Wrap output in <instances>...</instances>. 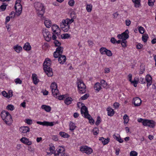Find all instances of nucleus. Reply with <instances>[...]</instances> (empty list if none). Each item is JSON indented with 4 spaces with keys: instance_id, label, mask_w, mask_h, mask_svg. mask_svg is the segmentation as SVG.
<instances>
[{
    "instance_id": "69168bd1",
    "label": "nucleus",
    "mask_w": 156,
    "mask_h": 156,
    "mask_svg": "<svg viewBox=\"0 0 156 156\" xmlns=\"http://www.w3.org/2000/svg\"><path fill=\"white\" fill-rule=\"evenodd\" d=\"M15 82L17 84L19 83L20 84L22 83V81L20 80V79L17 78L15 80Z\"/></svg>"
},
{
    "instance_id": "aec40b11",
    "label": "nucleus",
    "mask_w": 156,
    "mask_h": 156,
    "mask_svg": "<svg viewBox=\"0 0 156 156\" xmlns=\"http://www.w3.org/2000/svg\"><path fill=\"white\" fill-rule=\"evenodd\" d=\"M42 19V20H44V19ZM44 20H45L44 22V23L46 27H47L49 28L51 25V21L48 19H46L45 20L44 17Z\"/></svg>"
},
{
    "instance_id": "a19ab883",
    "label": "nucleus",
    "mask_w": 156,
    "mask_h": 156,
    "mask_svg": "<svg viewBox=\"0 0 156 156\" xmlns=\"http://www.w3.org/2000/svg\"><path fill=\"white\" fill-rule=\"evenodd\" d=\"M148 38V35L147 34H145L143 35L142 37V39L143 41L145 42H147V39Z\"/></svg>"
},
{
    "instance_id": "2f4dec72",
    "label": "nucleus",
    "mask_w": 156,
    "mask_h": 156,
    "mask_svg": "<svg viewBox=\"0 0 156 156\" xmlns=\"http://www.w3.org/2000/svg\"><path fill=\"white\" fill-rule=\"evenodd\" d=\"M133 2L134 3L135 6L136 7H139L140 3V0H132Z\"/></svg>"
},
{
    "instance_id": "39448f33",
    "label": "nucleus",
    "mask_w": 156,
    "mask_h": 156,
    "mask_svg": "<svg viewBox=\"0 0 156 156\" xmlns=\"http://www.w3.org/2000/svg\"><path fill=\"white\" fill-rule=\"evenodd\" d=\"M65 149L63 147H59L54 153L55 156H62L65 154Z\"/></svg>"
},
{
    "instance_id": "f03ea898",
    "label": "nucleus",
    "mask_w": 156,
    "mask_h": 156,
    "mask_svg": "<svg viewBox=\"0 0 156 156\" xmlns=\"http://www.w3.org/2000/svg\"><path fill=\"white\" fill-rule=\"evenodd\" d=\"M34 6L37 11L38 16L41 19H44L43 15L45 12L44 6L43 4L39 2H35L34 3Z\"/></svg>"
},
{
    "instance_id": "49530a36",
    "label": "nucleus",
    "mask_w": 156,
    "mask_h": 156,
    "mask_svg": "<svg viewBox=\"0 0 156 156\" xmlns=\"http://www.w3.org/2000/svg\"><path fill=\"white\" fill-rule=\"evenodd\" d=\"M110 141V139L109 138H107V139H105L102 142V143L104 145H105L107 144Z\"/></svg>"
},
{
    "instance_id": "4c0bfd02",
    "label": "nucleus",
    "mask_w": 156,
    "mask_h": 156,
    "mask_svg": "<svg viewBox=\"0 0 156 156\" xmlns=\"http://www.w3.org/2000/svg\"><path fill=\"white\" fill-rule=\"evenodd\" d=\"M7 5L5 3H3L2 5L0 6V9L2 11H5L6 9Z\"/></svg>"
},
{
    "instance_id": "7ed1b4c3",
    "label": "nucleus",
    "mask_w": 156,
    "mask_h": 156,
    "mask_svg": "<svg viewBox=\"0 0 156 156\" xmlns=\"http://www.w3.org/2000/svg\"><path fill=\"white\" fill-rule=\"evenodd\" d=\"M77 85L80 94H83L86 93V85L82 80H78Z\"/></svg>"
},
{
    "instance_id": "603ef678",
    "label": "nucleus",
    "mask_w": 156,
    "mask_h": 156,
    "mask_svg": "<svg viewBox=\"0 0 156 156\" xmlns=\"http://www.w3.org/2000/svg\"><path fill=\"white\" fill-rule=\"evenodd\" d=\"M89 97V94H86L81 97L80 99L83 100H85L87 99Z\"/></svg>"
},
{
    "instance_id": "dca6fc26",
    "label": "nucleus",
    "mask_w": 156,
    "mask_h": 156,
    "mask_svg": "<svg viewBox=\"0 0 156 156\" xmlns=\"http://www.w3.org/2000/svg\"><path fill=\"white\" fill-rule=\"evenodd\" d=\"M133 101V103L135 106H138L140 105L141 101L139 98L136 97L134 98Z\"/></svg>"
},
{
    "instance_id": "6e6552de",
    "label": "nucleus",
    "mask_w": 156,
    "mask_h": 156,
    "mask_svg": "<svg viewBox=\"0 0 156 156\" xmlns=\"http://www.w3.org/2000/svg\"><path fill=\"white\" fill-rule=\"evenodd\" d=\"M14 8L16 10V15L18 16H20L22 12V6L20 4L15 5Z\"/></svg>"
},
{
    "instance_id": "f8f14e48",
    "label": "nucleus",
    "mask_w": 156,
    "mask_h": 156,
    "mask_svg": "<svg viewBox=\"0 0 156 156\" xmlns=\"http://www.w3.org/2000/svg\"><path fill=\"white\" fill-rule=\"evenodd\" d=\"M30 128L27 126H22L20 128L19 130L22 133H26L30 131Z\"/></svg>"
},
{
    "instance_id": "2eb2a0df",
    "label": "nucleus",
    "mask_w": 156,
    "mask_h": 156,
    "mask_svg": "<svg viewBox=\"0 0 156 156\" xmlns=\"http://www.w3.org/2000/svg\"><path fill=\"white\" fill-rule=\"evenodd\" d=\"M20 141L23 143L27 145H30L31 144L32 142L29 140L25 137H23L20 139Z\"/></svg>"
},
{
    "instance_id": "bb28decb",
    "label": "nucleus",
    "mask_w": 156,
    "mask_h": 156,
    "mask_svg": "<svg viewBox=\"0 0 156 156\" xmlns=\"http://www.w3.org/2000/svg\"><path fill=\"white\" fill-rule=\"evenodd\" d=\"M41 108L47 112H49L51 110V107L49 106L43 105L41 106Z\"/></svg>"
},
{
    "instance_id": "6e6d98bb",
    "label": "nucleus",
    "mask_w": 156,
    "mask_h": 156,
    "mask_svg": "<svg viewBox=\"0 0 156 156\" xmlns=\"http://www.w3.org/2000/svg\"><path fill=\"white\" fill-rule=\"evenodd\" d=\"M54 43L55 46L59 47L61 45V43L58 40H55L54 41Z\"/></svg>"
},
{
    "instance_id": "0e129e2a",
    "label": "nucleus",
    "mask_w": 156,
    "mask_h": 156,
    "mask_svg": "<svg viewBox=\"0 0 156 156\" xmlns=\"http://www.w3.org/2000/svg\"><path fill=\"white\" fill-rule=\"evenodd\" d=\"M25 122L29 125L32 124V121L31 119H26L25 120Z\"/></svg>"
},
{
    "instance_id": "a18cd8bd",
    "label": "nucleus",
    "mask_w": 156,
    "mask_h": 156,
    "mask_svg": "<svg viewBox=\"0 0 156 156\" xmlns=\"http://www.w3.org/2000/svg\"><path fill=\"white\" fill-rule=\"evenodd\" d=\"M58 27L56 25H53L51 27L52 30L54 32H56L57 29Z\"/></svg>"
},
{
    "instance_id": "ddd939ff",
    "label": "nucleus",
    "mask_w": 156,
    "mask_h": 156,
    "mask_svg": "<svg viewBox=\"0 0 156 156\" xmlns=\"http://www.w3.org/2000/svg\"><path fill=\"white\" fill-rule=\"evenodd\" d=\"M152 77L151 76L148 74L147 75L145 78L146 81L147 83V86L148 87L152 83Z\"/></svg>"
},
{
    "instance_id": "e433bc0d",
    "label": "nucleus",
    "mask_w": 156,
    "mask_h": 156,
    "mask_svg": "<svg viewBox=\"0 0 156 156\" xmlns=\"http://www.w3.org/2000/svg\"><path fill=\"white\" fill-rule=\"evenodd\" d=\"M100 83L101 86H102L104 88H105L107 87V83L104 80H101V81Z\"/></svg>"
},
{
    "instance_id": "393cba45",
    "label": "nucleus",
    "mask_w": 156,
    "mask_h": 156,
    "mask_svg": "<svg viewBox=\"0 0 156 156\" xmlns=\"http://www.w3.org/2000/svg\"><path fill=\"white\" fill-rule=\"evenodd\" d=\"M13 48L14 50L17 53L20 52L22 50V47L18 45L14 46Z\"/></svg>"
},
{
    "instance_id": "1a4fd4ad",
    "label": "nucleus",
    "mask_w": 156,
    "mask_h": 156,
    "mask_svg": "<svg viewBox=\"0 0 156 156\" xmlns=\"http://www.w3.org/2000/svg\"><path fill=\"white\" fill-rule=\"evenodd\" d=\"M54 122H49L48 121H44L43 122L37 121V123L40 125H43V126H52L54 125Z\"/></svg>"
},
{
    "instance_id": "c756f323",
    "label": "nucleus",
    "mask_w": 156,
    "mask_h": 156,
    "mask_svg": "<svg viewBox=\"0 0 156 156\" xmlns=\"http://www.w3.org/2000/svg\"><path fill=\"white\" fill-rule=\"evenodd\" d=\"M72 101V99L71 98L68 97L64 100V103L67 105H69L71 103Z\"/></svg>"
},
{
    "instance_id": "13d9d810",
    "label": "nucleus",
    "mask_w": 156,
    "mask_h": 156,
    "mask_svg": "<svg viewBox=\"0 0 156 156\" xmlns=\"http://www.w3.org/2000/svg\"><path fill=\"white\" fill-rule=\"evenodd\" d=\"M70 28V26L69 25H66V26H65V27H64V29H63V31L65 32H67L69 29Z\"/></svg>"
},
{
    "instance_id": "c9c22d12",
    "label": "nucleus",
    "mask_w": 156,
    "mask_h": 156,
    "mask_svg": "<svg viewBox=\"0 0 156 156\" xmlns=\"http://www.w3.org/2000/svg\"><path fill=\"white\" fill-rule=\"evenodd\" d=\"M106 48L104 47H101L99 50L100 52L102 55L105 54L106 51Z\"/></svg>"
},
{
    "instance_id": "f704fd0d",
    "label": "nucleus",
    "mask_w": 156,
    "mask_h": 156,
    "mask_svg": "<svg viewBox=\"0 0 156 156\" xmlns=\"http://www.w3.org/2000/svg\"><path fill=\"white\" fill-rule=\"evenodd\" d=\"M145 70V67L144 65H141L140 66V71L139 74H142L144 71Z\"/></svg>"
},
{
    "instance_id": "864d4df0",
    "label": "nucleus",
    "mask_w": 156,
    "mask_h": 156,
    "mask_svg": "<svg viewBox=\"0 0 156 156\" xmlns=\"http://www.w3.org/2000/svg\"><path fill=\"white\" fill-rule=\"evenodd\" d=\"M127 42V41L126 40H122V42H121V44L122 46L123 47H125L126 46V43Z\"/></svg>"
},
{
    "instance_id": "37998d69",
    "label": "nucleus",
    "mask_w": 156,
    "mask_h": 156,
    "mask_svg": "<svg viewBox=\"0 0 156 156\" xmlns=\"http://www.w3.org/2000/svg\"><path fill=\"white\" fill-rule=\"evenodd\" d=\"M6 108L10 111H13L15 108L14 106L12 105H9L7 106Z\"/></svg>"
},
{
    "instance_id": "412c9836",
    "label": "nucleus",
    "mask_w": 156,
    "mask_h": 156,
    "mask_svg": "<svg viewBox=\"0 0 156 156\" xmlns=\"http://www.w3.org/2000/svg\"><path fill=\"white\" fill-rule=\"evenodd\" d=\"M94 88L95 90L98 92H99L101 89V84L100 83L97 82L94 84Z\"/></svg>"
},
{
    "instance_id": "338daca9",
    "label": "nucleus",
    "mask_w": 156,
    "mask_h": 156,
    "mask_svg": "<svg viewBox=\"0 0 156 156\" xmlns=\"http://www.w3.org/2000/svg\"><path fill=\"white\" fill-rule=\"evenodd\" d=\"M2 94L3 96L8 98V94H7L5 91H3L2 92Z\"/></svg>"
},
{
    "instance_id": "f257e3e1",
    "label": "nucleus",
    "mask_w": 156,
    "mask_h": 156,
    "mask_svg": "<svg viewBox=\"0 0 156 156\" xmlns=\"http://www.w3.org/2000/svg\"><path fill=\"white\" fill-rule=\"evenodd\" d=\"M51 61L49 58H46L43 63V69L48 76H51L53 75L52 69L51 68Z\"/></svg>"
},
{
    "instance_id": "e2e57ef3",
    "label": "nucleus",
    "mask_w": 156,
    "mask_h": 156,
    "mask_svg": "<svg viewBox=\"0 0 156 156\" xmlns=\"http://www.w3.org/2000/svg\"><path fill=\"white\" fill-rule=\"evenodd\" d=\"M125 23L126 26H129L130 25L131 21L127 19L125 20Z\"/></svg>"
},
{
    "instance_id": "3c124183",
    "label": "nucleus",
    "mask_w": 156,
    "mask_h": 156,
    "mask_svg": "<svg viewBox=\"0 0 156 156\" xmlns=\"http://www.w3.org/2000/svg\"><path fill=\"white\" fill-rule=\"evenodd\" d=\"M138 30L139 32L142 34H144V32L145 30L144 28L142 27H140L138 28Z\"/></svg>"
},
{
    "instance_id": "c03bdc74",
    "label": "nucleus",
    "mask_w": 156,
    "mask_h": 156,
    "mask_svg": "<svg viewBox=\"0 0 156 156\" xmlns=\"http://www.w3.org/2000/svg\"><path fill=\"white\" fill-rule=\"evenodd\" d=\"M148 120L149 119H144L142 122L143 125L144 126H148L149 127V125H148Z\"/></svg>"
},
{
    "instance_id": "f3484780",
    "label": "nucleus",
    "mask_w": 156,
    "mask_h": 156,
    "mask_svg": "<svg viewBox=\"0 0 156 156\" xmlns=\"http://www.w3.org/2000/svg\"><path fill=\"white\" fill-rule=\"evenodd\" d=\"M129 31L128 29L126 30L124 32L122 33L123 35V40H126L129 37Z\"/></svg>"
},
{
    "instance_id": "ea45409f",
    "label": "nucleus",
    "mask_w": 156,
    "mask_h": 156,
    "mask_svg": "<svg viewBox=\"0 0 156 156\" xmlns=\"http://www.w3.org/2000/svg\"><path fill=\"white\" fill-rule=\"evenodd\" d=\"M92 131L93 134L95 135H96L99 133L98 128L97 127H95L93 129Z\"/></svg>"
},
{
    "instance_id": "7c9ffc66",
    "label": "nucleus",
    "mask_w": 156,
    "mask_h": 156,
    "mask_svg": "<svg viewBox=\"0 0 156 156\" xmlns=\"http://www.w3.org/2000/svg\"><path fill=\"white\" fill-rule=\"evenodd\" d=\"M69 129L71 131H73L75 129L76 126L75 124L73 123L72 122H70L69 124Z\"/></svg>"
},
{
    "instance_id": "9d476101",
    "label": "nucleus",
    "mask_w": 156,
    "mask_h": 156,
    "mask_svg": "<svg viewBox=\"0 0 156 156\" xmlns=\"http://www.w3.org/2000/svg\"><path fill=\"white\" fill-rule=\"evenodd\" d=\"M81 113L82 114H83L84 115V117L86 115L89 114L87 109V108L84 105L82 106V107L80 110Z\"/></svg>"
},
{
    "instance_id": "a878e982",
    "label": "nucleus",
    "mask_w": 156,
    "mask_h": 156,
    "mask_svg": "<svg viewBox=\"0 0 156 156\" xmlns=\"http://www.w3.org/2000/svg\"><path fill=\"white\" fill-rule=\"evenodd\" d=\"M63 49L62 47L59 46L56 48L55 51L58 53L59 55H61L63 53Z\"/></svg>"
},
{
    "instance_id": "5fc2aeb1",
    "label": "nucleus",
    "mask_w": 156,
    "mask_h": 156,
    "mask_svg": "<svg viewBox=\"0 0 156 156\" xmlns=\"http://www.w3.org/2000/svg\"><path fill=\"white\" fill-rule=\"evenodd\" d=\"M106 51L105 54L108 56H112V54L110 50L106 49Z\"/></svg>"
},
{
    "instance_id": "72a5a7b5",
    "label": "nucleus",
    "mask_w": 156,
    "mask_h": 156,
    "mask_svg": "<svg viewBox=\"0 0 156 156\" xmlns=\"http://www.w3.org/2000/svg\"><path fill=\"white\" fill-rule=\"evenodd\" d=\"M123 119H124V124H127L128 123L129 119V117L127 115L125 114L123 116Z\"/></svg>"
},
{
    "instance_id": "5701e85b",
    "label": "nucleus",
    "mask_w": 156,
    "mask_h": 156,
    "mask_svg": "<svg viewBox=\"0 0 156 156\" xmlns=\"http://www.w3.org/2000/svg\"><path fill=\"white\" fill-rule=\"evenodd\" d=\"M156 124V123L153 120H149L148 123V125H149V127L151 128H154V127Z\"/></svg>"
},
{
    "instance_id": "de8ad7c7",
    "label": "nucleus",
    "mask_w": 156,
    "mask_h": 156,
    "mask_svg": "<svg viewBox=\"0 0 156 156\" xmlns=\"http://www.w3.org/2000/svg\"><path fill=\"white\" fill-rule=\"evenodd\" d=\"M155 0H148V3L149 6H152L154 5Z\"/></svg>"
},
{
    "instance_id": "774afa93",
    "label": "nucleus",
    "mask_w": 156,
    "mask_h": 156,
    "mask_svg": "<svg viewBox=\"0 0 156 156\" xmlns=\"http://www.w3.org/2000/svg\"><path fill=\"white\" fill-rule=\"evenodd\" d=\"M143 47V45L140 43L136 45V48L137 49H140Z\"/></svg>"
},
{
    "instance_id": "8fccbe9b",
    "label": "nucleus",
    "mask_w": 156,
    "mask_h": 156,
    "mask_svg": "<svg viewBox=\"0 0 156 156\" xmlns=\"http://www.w3.org/2000/svg\"><path fill=\"white\" fill-rule=\"evenodd\" d=\"M138 81H139V82L142 84H144L145 83L146 80L145 79H144L143 78H140V79L139 80L138 79Z\"/></svg>"
},
{
    "instance_id": "9b49d317",
    "label": "nucleus",
    "mask_w": 156,
    "mask_h": 156,
    "mask_svg": "<svg viewBox=\"0 0 156 156\" xmlns=\"http://www.w3.org/2000/svg\"><path fill=\"white\" fill-rule=\"evenodd\" d=\"M3 120L6 124L9 125H10L12 121V119L11 115L9 114L8 115L7 118L4 119Z\"/></svg>"
},
{
    "instance_id": "bf43d9fd",
    "label": "nucleus",
    "mask_w": 156,
    "mask_h": 156,
    "mask_svg": "<svg viewBox=\"0 0 156 156\" xmlns=\"http://www.w3.org/2000/svg\"><path fill=\"white\" fill-rule=\"evenodd\" d=\"M138 83V80H136L135 79H134V80L131 82V83H133V85L135 87H136L137 84Z\"/></svg>"
},
{
    "instance_id": "20e7f679",
    "label": "nucleus",
    "mask_w": 156,
    "mask_h": 156,
    "mask_svg": "<svg viewBox=\"0 0 156 156\" xmlns=\"http://www.w3.org/2000/svg\"><path fill=\"white\" fill-rule=\"evenodd\" d=\"M51 89L52 93L55 97H57V95L58 93V90L57 89V84L55 82L51 83Z\"/></svg>"
},
{
    "instance_id": "4468645a",
    "label": "nucleus",
    "mask_w": 156,
    "mask_h": 156,
    "mask_svg": "<svg viewBox=\"0 0 156 156\" xmlns=\"http://www.w3.org/2000/svg\"><path fill=\"white\" fill-rule=\"evenodd\" d=\"M59 57L58 59V61L59 63L61 64H63L66 61V58L65 55H59Z\"/></svg>"
},
{
    "instance_id": "423d86ee",
    "label": "nucleus",
    "mask_w": 156,
    "mask_h": 156,
    "mask_svg": "<svg viewBox=\"0 0 156 156\" xmlns=\"http://www.w3.org/2000/svg\"><path fill=\"white\" fill-rule=\"evenodd\" d=\"M80 151L85 153L87 154H90L93 151V150L92 148L86 146H83L81 147L80 148Z\"/></svg>"
},
{
    "instance_id": "cd10ccee",
    "label": "nucleus",
    "mask_w": 156,
    "mask_h": 156,
    "mask_svg": "<svg viewBox=\"0 0 156 156\" xmlns=\"http://www.w3.org/2000/svg\"><path fill=\"white\" fill-rule=\"evenodd\" d=\"M84 117L89 119L90 123L94 124V120L93 119L92 117L89 114H87V115H86Z\"/></svg>"
},
{
    "instance_id": "a211bd4d",
    "label": "nucleus",
    "mask_w": 156,
    "mask_h": 156,
    "mask_svg": "<svg viewBox=\"0 0 156 156\" xmlns=\"http://www.w3.org/2000/svg\"><path fill=\"white\" fill-rule=\"evenodd\" d=\"M32 78L34 83V84H37L39 82V80L37 78V75L35 74H32Z\"/></svg>"
},
{
    "instance_id": "58836bf2",
    "label": "nucleus",
    "mask_w": 156,
    "mask_h": 156,
    "mask_svg": "<svg viewBox=\"0 0 156 156\" xmlns=\"http://www.w3.org/2000/svg\"><path fill=\"white\" fill-rule=\"evenodd\" d=\"M70 35L68 34H63L61 35V38L62 39H67L70 37Z\"/></svg>"
},
{
    "instance_id": "4be33fe9",
    "label": "nucleus",
    "mask_w": 156,
    "mask_h": 156,
    "mask_svg": "<svg viewBox=\"0 0 156 156\" xmlns=\"http://www.w3.org/2000/svg\"><path fill=\"white\" fill-rule=\"evenodd\" d=\"M107 111H108V115L109 116H112L114 114V111L112 108H111L109 107L107 108Z\"/></svg>"
},
{
    "instance_id": "b1692460",
    "label": "nucleus",
    "mask_w": 156,
    "mask_h": 156,
    "mask_svg": "<svg viewBox=\"0 0 156 156\" xmlns=\"http://www.w3.org/2000/svg\"><path fill=\"white\" fill-rule=\"evenodd\" d=\"M23 48L25 50L29 51L31 49V46L29 43L27 42L25 43Z\"/></svg>"
},
{
    "instance_id": "052dcab7",
    "label": "nucleus",
    "mask_w": 156,
    "mask_h": 156,
    "mask_svg": "<svg viewBox=\"0 0 156 156\" xmlns=\"http://www.w3.org/2000/svg\"><path fill=\"white\" fill-rule=\"evenodd\" d=\"M75 2L74 0H70L68 2V4L70 6H73L74 5Z\"/></svg>"
},
{
    "instance_id": "79ce46f5",
    "label": "nucleus",
    "mask_w": 156,
    "mask_h": 156,
    "mask_svg": "<svg viewBox=\"0 0 156 156\" xmlns=\"http://www.w3.org/2000/svg\"><path fill=\"white\" fill-rule=\"evenodd\" d=\"M92 8V6L91 5H87L86 7V10L87 12H91Z\"/></svg>"
},
{
    "instance_id": "09e8293b",
    "label": "nucleus",
    "mask_w": 156,
    "mask_h": 156,
    "mask_svg": "<svg viewBox=\"0 0 156 156\" xmlns=\"http://www.w3.org/2000/svg\"><path fill=\"white\" fill-rule=\"evenodd\" d=\"M101 122V119L100 117L99 116H98L97 119V120L95 122V124L97 126H98L100 122Z\"/></svg>"
},
{
    "instance_id": "680f3d73",
    "label": "nucleus",
    "mask_w": 156,
    "mask_h": 156,
    "mask_svg": "<svg viewBox=\"0 0 156 156\" xmlns=\"http://www.w3.org/2000/svg\"><path fill=\"white\" fill-rule=\"evenodd\" d=\"M66 19L67 21L68 22V25H69V24H71L74 21V20L73 18H72L71 19L67 18Z\"/></svg>"
},
{
    "instance_id": "0eeeda50",
    "label": "nucleus",
    "mask_w": 156,
    "mask_h": 156,
    "mask_svg": "<svg viewBox=\"0 0 156 156\" xmlns=\"http://www.w3.org/2000/svg\"><path fill=\"white\" fill-rule=\"evenodd\" d=\"M42 33L45 40L47 41H49L51 39V35L50 34L49 31L45 29L43 30Z\"/></svg>"
},
{
    "instance_id": "6ab92c4d",
    "label": "nucleus",
    "mask_w": 156,
    "mask_h": 156,
    "mask_svg": "<svg viewBox=\"0 0 156 156\" xmlns=\"http://www.w3.org/2000/svg\"><path fill=\"white\" fill-rule=\"evenodd\" d=\"M9 114V113L8 112H6L5 111H3L1 113V116L2 119L3 120L5 118H7V117Z\"/></svg>"
},
{
    "instance_id": "4d7b16f0",
    "label": "nucleus",
    "mask_w": 156,
    "mask_h": 156,
    "mask_svg": "<svg viewBox=\"0 0 156 156\" xmlns=\"http://www.w3.org/2000/svg\"><path fill=\"white\" fill-rule=\"evenodd\" d=\"M137 152L134 151H131L130 153V156H137Z\"/></svg>"
},
{
    "instance_id": "473e14b6",
    "label": "nucleus",
    "mask_w": 156,
    "mask_h": 156,
    "mask_svg": "<svg viewBox=\"0 0 156 156\" xmlns=\"http://www.w3.org/2000/svg\"><path fill=\"white\" fill-rule=\"evenodd\" d=\"M113 137L116 139V140L119 142L120 143H122L123 142V140L121 139L119 135V137H117L115 135H114L113 136Z\"/></svg>"
},
{
    "instance_id": "c85d7f7f",
    "label": "nucleus",
    "mask_w": 156,
    "mask_h": 156,
    "mask_svg": "<svg viewBox=\"0 0 156 156\" xmlns=\"http://www.w3.org/2000/svg\"><path fill=\"white\" fill-rule=\"evenodd\" d=\"M59 134L61 136L64 138H68L69 137V135L65 132H59Z\"/></svg>"
}]
</instances>
